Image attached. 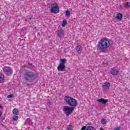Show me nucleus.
Listing matches in <instances>:
<instances>
[{
    "label": "nucleus",
    "mask_w": 130,
    "mask_h": 130,
    "mask_svg": "<svg viewBox=\"0 0 130 130\" xmlns=\"http://www.w3.org/2000/svg\"><path fill=\"white\" fill-rule=\"evenodd\" d=\"M110 46V42L107 38H103L100 40L98 45V49L101 52H104Z\"/></svg>",
    "instance_id": "nucleus-1"
},
{
    "label": "nucleus",
    "mask_w": 130,
    "mask_h": 130,
    "mask_svg": "<svg viewBox=\"0 0 130 130\" xmlns=\"http://www.w3.org/2000/svg\"><path fill=\"white\" fill-rule=\"evenodd\" d=\"M23 78L24 81L29 83H33L35 80H36L37 76L36 73L33 71H26L23 75Z\"/></svg>",
    "instance_id": "nucleus-2"
},
{
    "label": "nucleus",
    "mask_w": 130,
    "mask_h": 130,
    "mask_svg": "<svg viewBox=\"0 0 130 130\" xmlns=\"http://www.w3.org/2000/svg\"><path fill=\"white\" fill-rule=\"evenodd\" d=\"M64 101L70 106H77L78 105V101L77 100L68 95L64 98Z\"/></svg>",
    "instance_id": "nucleus-3"
},
{
    "label": "nucleus",
    "mask_w": 130,
    "mask_h": 130,
    "mask_svg": "<svg viewBox=\"0 0 130 130\" xmlns=\"http://www.w3.org/2000/svg\"><path fill=\"white\" fill-rule=\"evenodd\" d=\"M49 9H50L51 13L53 14H57L59 13V7L56 3H50L49 4Z\"/></svg>",
    "instance_id": "nucleus-4"
},
{
    "label": "nucleus",
    "mask_w": 130,
    "mask_h": 130,
    "mask_svg": "<svg viewBox=\"0 0 130 130\" xmlns=\"http://www.w3.org/2000/svg\"><path fill=\"white\" fill-rule=\"evenodd\" d=\"M60 61H61L57 67V70L58 72H64L66 71V63H67V59H60Z\"/></svg>",
    "instance_id": "nucleus-5"
},
{
    "label": "nucleus",
    "mask_w": 130,
    "mask_h": 130,
    "mask_svg": "<svg viewBox=\"0 0 130 130\" xmlns=\"http://www.w3.org/2000/svg\"><path fill=\"white\" fill-rule=\"evenodd\" d=\"M3 71L6 76H12L13 75V68L10 67L5 66L3 68Z\"/></svg>",
    "instance_id": "nucleus-6"
},
{
    "label": "nucleus",
    "mask_w": 130,
    "mask_h": 130,
    "mask_svg": "<svg viewBox=\"0 0 130 130\" xmlns=\"http://www.w3.org/2000/svg\"><path fill=\"white\" fill-rule=\"evenodd\" d=\"M74 109H75V108H71L67 106H64L62 107V110L64 113H65V114L67 115V116H69V115H71V114L73 113V111H74Z\"/></svg>",
    "instance_id": "nucleus-7"
},
{
    "label": "nucleus",
    "mask_w": 130,
    "mask_h": 130,
    "mask_svg": "<svg viewBox=\"0 0 130 130\" xmlns=\"http://www.w3.org/2000/svg\"><path fill=\"white\" fill-rule=\"evenodd\" d=\"M57 35L59 38L62 39L64 37V31L61 28L58 29L56 31Z\"/></svg>",
    "instance_id": "nucleus-8"
},
{
    "label": "nucleus",
    "mask_w": 130,
    "mask_h": 130,
    "mask_svg": "<svg viewBox=\"0 0 130 130\" xmlns=\"http://www.w3.org/2000/svg\"><path fill=\"white\" fill-rule=\"evenodd\" d=\"M110 73L112 76H117L119 73V71H118L117 69H115V68H111Z\"/></svg>",
    "instance_id": "nucleus-9"
},
{
    "label": "nucleus",
    "mask_w": 130,
    "mask_h": 130,
    "mask_svg": "<svg viewBox=\"0 0 130 130\" xmlns=\"http://www.w3.org/2000/svg\"><path fill=\"white\" fill-rule=\"evenodd\" d=\"M95 128L93 126H88L87 128L86 126H83L80 130H94Z\"/></svg>",
    "instance_id": "nucleus-10"
},
{
    "label": "nucleus",
    "mask_w": 130,
    "mask_h": 130,
    "mask_svg": "<svg viewBox=\"0 0 130 130\" xmlns=\"http://www.w3.org/2000/svg\"><path fill=\"white\" fill-rule=\"evenodd\" d=\"M98 102L102 103V104H106L108 102V100H105L103 98L97 100Z\"/></svg>",
    "instance_id": "nucleus-11"
},
{
    "label": "nucleus",
    "mask_w": 130,
    "mask_h": 130,
    "mask_svg": "<svg viewBox=\"0 0 130 130\" xmlns=\"http://www.w3.org/2000/svg\"><path fill=\"white\" fill-rule=\"evenodd\" d=\"M5 82V75L0 73V83H4Z\"/></svg>",
    "instance_id": "nucleus-12"
},
{
    "label": "nucleus",
    "mask_w": 130,
    "mask_h": 130,
    "mask_svg": "<svg viewBox=\"0 0 130 130\" xmlns=\"http://www.w3.org/2000/svg\"><path fill=\"white\" fill-rule=\"evenodd\" d=\"M104 89H106V88H109L110 87V84L108 82H105L104 85H102Z\"/></svg>",
    "instance_id": "nucleus-13"
},
{
    "label": "nucleus",
    "mask_w": 130,
    "mask_h": 130,
    "mask_svg": "<svg viewBox=\"0 0 130 130\" xmlns=\"http://www.w3.org/2000/svg\"><path fill=\"white\" fill-rule=\"evenodd\" d=\"M12 112L14 115H19V110L17 108L14 109Z\"/></svg>",
    "instance_id": "nucleus-14"
},
{
    "label": "nucleus",
    "mask_w": 130,
    "mask_h": 130,
    "mask_svg": "<svg viewBox=\"0 0 130 130\" xmlns=\"http://www.w3.org/2000/svg\"><path fill=\"white\" fill-rule=\"evenodd\" d=\"M122 14L121 13H118L116 18L117 20H121L122 19Z\"/></svg>",
    "instance_id": "nucleus-15"
},
{
    "label": "nucleus",
    "mask_w": 130,
    "mask_h": 130,
    "mask_svg": "<svg viewBox=\"0 0 130 130\" xmlns=\"http://www.w3.org/2000/svg\"><path fill=\"white\" fill-rule=\"evenodd\" d=\"M76 50H77L78 53H81V52L82 51V46H77V47L76 48Z\"/></svg>",
    "instance_id": "nucleus-16"
},
{
    "label": "nucleus",
    "mask_w": 130,
    "mask_h": 130,
    "mask_svg": "<svg viewBox=\"0 0 130 130\" xmlns=\"http://www.w3.org/2000/svg\"><path fill=\"white\" fill-rule=\"evenodd\" d=\"M67 24H68V22H67V20H66V19L63 20V22L62 23V27H64L66 26V25H67Z\"/></svg>",
    "instance_id": "nucleus-17"
},
{
    "label": "nucleus",
    "mask_w": 130,
    "mask_h": 130,
    "mask_svg": "<svg viewBox=\"0 0 130 130\" xmlns=\"http://www.w3.org/2000/svg\"><path fill=\"white\" fill-rule=\"evenodd\" d=\"M102 124H106L107 123V121L105 119H103L101 121Z\"/></svg>",
    "instance_id": "nucleus-18"
},
{
    "label": "nucleus",
    "mask_w": 130,
    "mask_h": 130,
    "mask_svg": "<svg viewBox=\"0 0 130 130\" xmlns=\"http://www.w3.org/2000/svg\"><path fill=\"white\" fill-rule=\"evenodd\" d=\"M73 128H74V126H73V125H69L68 126L67 129L68 130H73Z\"/></svg>",
    "instance_id": "nucleus-19"
},
{
    "label": "nucleus",
    "mask_w": 130,
    "mask_h": 130,
    "mask_svg": "<svg viewBox=\"0 0 130 130\" xmlns=\"http://www.w3.org/2000/svg\"><path fill=\"white\" fill-rule=\"evenodd\" d=\"M32 19H33V16L31 15L30 17H28V18L25 19V21L29 22V20H31Z\"/></svg>",
    "instance_id": "nucleus-20"
},
{
    "label": "nucleus",
    "mask_w": 130,
    "mask_h": 130,
    "mask_svg": "<svg viewBox=\"0 0 130 130\" xmlns=\"http://www.w3.org/2000/svg\"><path fill=\"white\" fill-rule=\"evenodd\" d=\"M28 68V66H21V69L22 70H26V69Z\"/></svg>",
    "instance_id": "nucleus-21"
},
{
    "label": "nucleus",
    "mask_w": 130,
    "mask_h": 130,
    "mask_svg": "<svg viewBox=\"0 0 130 130\" xmlns=\"http://www.w3.org/2000/svg\"><path fill=\"white\" fill-rule=\"evenodd\" d=\"M66 16H67V17H70V16H71V12H70V11L67 10L66 11Z\"/></svg>",
    "instance_id": "nucleus-22"
},
{
    "label": "nucleus",
    "mask_w": 130,
    "mask_h": 130,
    "mask_svg": "<svg viewBox=\"0 0 130 130\" xmlns=\"http://www.w3.org/2000/svg\"><path fill=\"white\" fill-rule=\"evenodd\" d=\"M130 7V2H127V4H126L125 8L126 9H127V8H129Z\"/></svg>",
    "instance_id": "nucleus-23"
},
{
    "label": "nucleus",
    "mask_w": 130,
    "mask_h": 130,
    "mask_svg": "<svg viewBox=\"0 0 130 130\" xmlns=\"http://www.w3.org/2000/svg\"><path fill=\"white\" fill-rule=\"evenodd\" d=\"M18 118H19L18 116L15 115V116H13V120L16 121L18 119Z\"/></svg>",
    "instance_id": "nucleus-24"
},
{
    "label": "nucleus",
    "mask_w": 130,
    "mask_h": 130,
    "mask_svg": "<svg viewBox=\"0 0 130 130\" xmlns=\"http://www.w3.org/2000/svg\"><path fill=\"white\" fill-rule=\"evenodd\" d=\"M14 94H9L7 96V98H13Z\"/></svg>",
    "instance_id": "nucleus-25"
},
{
    "label": "nucleus",
    "mask_w": 130,
    "mask_h": 130,
    "mask_svg": "<svg viewBox=\"0 0 130 130\" xmlns=\"http://www.w3.org/2000/svg\"><path fill=\"white\" fill-rule=\"evenodd\" d=\"M114 130H120V127H116L114 128Z\"/></svg>",
    "instance_id": "nucleus-26"
},
{
    "label": "nucleus",
    "mask_w": 130,
    "mask_h": 130,
    "mask_svg": "<svg viewBox=\"0 0 130 130\" xmlns=\"http://www.w3.org/2000/svg\"><path fill=\"white\" fill-rule=\"evenodd\" d=\"M47 129H51V128H50V126H47Z\"/></svg>",
    "instance_id": "nucleus-27"
},
{
    "label": "nucleus",
    "mask_w": 130,
    "mask_h": 130,
    "mask_svg": "<svg viewBox=\"0 0 130 130\" xmlns=\"http://www.w3.org/2000/svg\"><path fill=\"white\" fill-rule=\"evenodd\" d=\"M100 130H104V129H103V128H102V127H101V128H100Z\"/></svg>",
    "instance_id": "nucleus-28"
},
{
    "label": "nucleus",
    "mask_w": 130,
    "mask_h": 130,
    "mask_svg": "<svg viewBox=\"0 0 130 130\" xmlns=\"http://www.w3.org/2000/svg\"><path fill=\"white\" fill-rule=\"evenodd\" d=\"M119 8H120V9H121V8H122V6L121 5H120Z\"/></svg>",
    "instance_id": "nucleus-29"
},
{
    "label": "nucleus",
    "mask_w": 130,
    "mask_h": 130,
    "mask_svg": "<svg viewBox=\"0 0 130 130\" xmlns=\"http://www.w3.org/2000/svg\"><path fill=\"white\" fill-rule=\"evenodd\" d=\"M122 2H126V0H122Z\"/></svg>",
    "instance_id": "nucleus-30"
}]
</instances>
